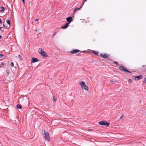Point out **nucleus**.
<instances>
[{
	"mask_svg": "<svg viewBox=\"0 0 146 146\" xmlns=\"http://www.w3.org/2000/svg\"><path fill=\"white\" fill-rule=\"evenodd\" d=\"M79 84L81 86L82 88V89H85L87 91H88V87L86 85L84 82L82 81L80 82Z\"/></svg>",
	"mask_w": 146,
	"mask_h": 146,
	"instance_id": "f257e3e1",
	"label": "nucleus"
},
{
	"mask_svg": "<svg viewBox=\"0 0 146 146\" xmlns=\"http://www.w3.org/2000/svg\"><path fill=\"white\" fill-rule=\"evenodd\" d=\"M44 139L48 141H50V139L49 137V135L48 133L45 130H44Z\"/></svg>",
	"mask_w": 146,
	"mask_h": 146,
	"instance_id": "f03ea898",
	"label": "nucleus"
},
{
	"mask_svg": "<svg viewBox=\"0 0 146 146\" xmlns=\"http://www.w3.org/2000/svg\"><path fill=\"white\" fill-rule=\"evenodd\" d=\"M119 69L125 72H126L129 73H131V72L128 71L127 69V68L123 66H121L119 67Z\"/></svg>",
	"mask_w": 146,
	"mask_h": 146,
	"instance_id": "7ed1b4c3",
	"label": "nucleus"
},
{
	"mask_svg": "<svg viewBox=\"0 0 146 146\" xmlns=\"http://www.w3.org/2000/svg\"><path fill=\"white\" fill-rule=\"evenodd\" d=\"M99 124L100 125H105L108 126L110 124L109 123H108L105 121H102L99 122Z\"/></svg>",
	"mask_w": 146,
	"mask_h": 146,
	"instance_id": "20e7f679",
	"label": "nucleus"
},
{
	"mask_svg": "<svg viewBox=\"0 0 146 146\" xmlns=\"http://www.w3.org/2000/svg\"><path fill=\"white\" fill-rule=\"evenodd\" d=\"M100 56L102 58H108L110 55L106 53H100Z\"/></svg>",
	"mask_w": 146,
	"mask_h": 146,
	"instance_id": "39448f33",
	"label": "nucleus"
},
{
	"mask_svg": "<svg viewBox=\"0 0 146 146\" xmlns=\"http://www.w3.org/2000/svg\"><path fill=\"white\" fill-rule=\"evenodd\" d=\"M82 51L78 49H74L72 50L70 52V53L71 54H75L77 53L80 52H82Z\"/></svg>",
	"mask_w": 146,
	"mask_h": 146,
	"instance_id": "423d86ee",
	"label": "nucleus"
},
{
	"mask_svg": "<svg viewBox=\"0 0 146 146\" xmlns=\"http://www.w3.org/2000/svg\"><path fill=\"white\" fill-rule=\"evenodd\" d=\"M40 54H41L42 56L44 57V58L47 57L48 56L47 55V53L44 51L41 52H40Z\"/></svg>",
	"mask_w": 146,
	"mask_h": 146,
	"instance_id": "0eeeda50",
	"label": "nucleus"
},
{
	"mask_svg": "<svg viewBox=\"0 0 146 146\" xmlns=\"http://www.w3.org/2000/svg\"><path fill=\"white\" fill-rule=\"evenodd\" d=\"M88 53L90 54V53H94V54L96 55H98V54H99V52L96 51H95L93 50H90V51H88L87 52Z\"/></svg>",
	"mask_w": 146,
	"mask_h": 146,
	"instance_id": "6e6552de",
	"label": "nucleus"
},
{
	"mask_svg": "<svg viewBox=\"0 0 146 146\" xmlns=\"http://www.w3.org/2000/svg\"><path fill=\"white\" fill-rule=\"evenodd\" d=\"M66 20L68 22V23H67L69 24L72 21L73 19L72 17H70L67 18H66Z\"/></svg>",
	"mask_w": 146,
	"mask_h": 146,
	"instance_id": "1a4fd4ad",
	"label": "nucleus"
},
{
	"mask_svg": "<svg viewBox=\"0 0 146 146\" xmlns=\"http://www.w3.org/2000/svg\"><path fill=\"white\" fill-rule=\"evenodd\" d=\"M142 75H140L137 76H134V77L135 78L136 80H138L142 78Z\"/></svg>",
	"mask_w": 146,
	"mask_h": 146,
	"instance_id": "9d476101",
	"label": "nucleus"
},
{
	"mask_svg": "<svg viewBox=\"0 0 146 146\" xmlns=\"http://www.w3.org/2000/svg\"><path fill=\"white\" fill-rule=\"evenodd\" d=\"M39 61V60L36 58H32V60H31V63H34L35 62H38Z\"/></svg>",
	"mask_w": 146,
	"mask_h": 146,
	"instance_id": "9b49d317",
	"label": "nucleus"
},
{
	"mask_svg": "<svg viewBox=\"0 0 146 146\" xmlns=\"http://www.w3.org/2000/svg\"><path fill=\"white\" fill-rule=\"evenodd\" d=\"M69 24L68 23H66L64 26L61 27L60 28L64 29H65L68 27Z\"/></svg>",
	"mask_w": 146,
	"mask_h": 146,
	"instance_id": "f8f14e48",
	"label": "nucleus"
},
{
	"mask_svg": "<svg viewBox=\"0 0 146 146\" xmlns=\"http://www.w3.org/2000/svg\"><path fill=\"white\" fill-rule=\"evenodd\" d=\"M5 8L4 7L1 6L0 7V12L1 13H3L4 11Z\"/></svg>",
	"mask_w": 146,
	"mask_h": 146,
	"instance_id": "ddd939ff",
	"label": "nucleus"
},
{
	"mask_svg": "<svg viewBox=\"0 0 146 146\" xmlns=\"http://www.w3.org/2000/svg\"><path fill=\"white\" fill-rule=\"evenodd\" d=\"M82 6L80 8L76 7L74 10L73 11L75 12L77 10H79L80 8H82Z\"/></svg>",
	"mask_w": 146,
	"mask_h": 146,
	"instance_id": "4468645a",
	"label": "nucleus"
},
{
	"mask_svg": "<svg viewBox=\"0 0 146 146\" xmlns=\"http://www.w3.org/2000/svg\"><path fill=\"white\" fill-rule=\"evenodd\" d=\"M17 109H21L22 108L21 106L19 104H17Z\"/></svg>",
	"mask_w": 146,
	"mask_h": 146,
	"instance_id": "2eb2a0df",
	"label": "nucleus"
},
{
	"mask_svg": "<svg viewBox=\"0 0 146 146\" xmlns=\"http://www.w3.org/2000/svg\"><path fill=\"white\" fill-rule=\"evenodd\" d=\"M6 72L7 73V76L9 75V73H10V70H9L8 69H7L6 70Z\"/></svg>",
	"mask_w": 146,
	"mask_h": 146,
	"instance_id": "dca6fc26",
	"label": "nucleus"
},
{
	"mask_svg": "<svg viewBox=\"0 0 146 146\" xmlns=\"http://www.w3.org/2000/svg\"><path fill=\"white\" fill-rule=\"evenodd\" d=\"M6 22L9 25H10L11 24V22L9 20H6Z\"/></svg>",
	"mask_w": 146,
	"mask_h": 146,
	"instance_id": "f3484780",
	"label": "nucleus"
},
{
	"mask_svg": "<svg viewBox=\"0 0 146 146\" xmlns=\"http://www.w3.org/2000/svg\"><path fill=\"white\" fill-rule=\"evenodd\" d=\"M43 50H42V49L41 48H39L38 50V52L40 53V52H42Z\"/></svg>",
	"mask_w": 146,
	"mask_h": 146,
	"instance_id": "a211bd4d",
	"label": "nucleus"
},
{
	"mask_svg": "<svg viewBox=\"0 0 146 146\" xmlns=\"http://www.w3.org/2000/svg\"><path fill=\"white\" fill-rule=\"evenodd\" d=\"M143 83H146V77L145 78L143 79Z\"/></svg>",
	"mask_w": 146,
	"mask_h": 146,
	"instance_id": "6ab92c4d",
	"label": "nucleus"
},
{
	"mask_svg": "<svg viewBox=\"0 0 146 146\" xmlns=\"http://www.w3.org/2000/svg\"><path fill=\"white\" fill-rule=\"evenodd\" d=\"M4 56V55L2 54H0V58H2Z\"/></svg>",
	"mask_w": 146,
	"mask_h": 146,
	"instance_id": "aec40b11",
	"label": "nucleus"
},
{
	"mask_svg": "<svg viewBox=\"0 0 146 146\" xmlns=\"http://www.w3.org/2000/svg\"><path fill=\"white\" fill-rule=\"evenodd\" d=\"M52 100L53 101H55L56 100V99H55L54 97V96H53V99H52Z\"/></svg>",
	"mask_w": 146,
	"mask_h": 146,
	"instance_id": "412c9836",
	"label": "nucleus"
},
{
	"mask_svg": "<svg viewBox=\"0 0 146 146\" xmlns=\"http://www.w3.org/2000/svg\"><path fill=\"white\" fill-rule=\"evenodd\" d=\"M113 63L114 64H115L116 65H118V63L116 61H114Z\"/></svg>",
	"mask_w": 146,
	"mask_h": 146,
	"instance_id": "4be33fe9",
	"label": "nucleus"
},
{
	"mask_svg": "<svg viewBox=\"0 0 146 146\" xmlns=\"http://www.w3.org/2000/svg\"><path fill=\"white\" fill-rule=\"evenodd\" d=\"M56 34V32H55L52 36V38Z\"/></svg>",
	"mask_w": 146,
	"mask_h": 146,
	"instance_id": "5701e85b",
	"label": "nucleus"
},
{
	"mask_svg": "<svg viewBox=\"0 0 146 146\" xmlns=\"http://www.w3.org/2000/svg\"><path fill=\"white\" fill-rule=\"evenodd\" d=\"M11 65L12 67L14 66V63L13 62H11Z\"/></svg>",
	"mask_w": 146,
	"mask_h": 146,
	"instance_id": "b1692460",
	"label": "nucleus"
},
{
	"mask_svg": "<svg viewBox=\"0 0 146 146\" xmlns=\"http://www.w3.org/2000/svg\"><path fill=\"white\" fill-rule=\"evenodd\" d=\"M81 55L80 54V53H78V54H76V55L77 56H81V55Z\"/></svg>",
	"mask_w": 146,
	"mask_h": 146,
	"instance_id": "393cba45",
	"label": "nucleus"
},
{
	"mask_svg": "<svg viewBox=\"0 0 146 146\" xmlns=\"http://www.w3.org/2000/svg\"><path fill=\"white\" fill-rule=\"evenodd\" d=\"M128 81L129 82H132V80L131 79H129L128 80Z\"/></svg>",
	"mask_w": 146,
	"mask_h": 146,
	"instance_id": "a878e982",
	"label": "nucleus"
},
{
	"mask_svg": "<svg viewBox=\"0 0 146 146\" xmlns=\"http://www.w3.org/2000/svg\"><path fill=\"white\" fill-rule=\"evenodd\" d=\"M2 24V21L1 19H0V25H1Z\"/></svg>",
	"mask_w": 146,
	"mask_h": 146,
	"instance_id": "bb28decb",
	"label": "nucleus"
},
{
	"mask_svg": "<svg viewBox=\"0 0 146 146\" xmlns=\"http://www.w3.org/2000/svg\"><path fill=\"white\" fill-rule=\"evenodd\" d=\"M87 0H84V1H83V3H82V5H84V2L86 1Z\"/></svg>",
	"mask_w": 146,
	"mask_h": 146,
	"instance_id": "cd10ccee",
	"label": "nucleus"
},
{
	"mask_svg": "<svg viewBox=\"0 0 146 146\" xmlns=\"http://www.w3.org/2000/svg\"><path fill=\"white\" fill-rule=\"evenodd\" d=\"M108 59L109 60H110V61H111V58H110V57H108Z\"/></svg>",
	"mask_w": 146,
	"mask_h": 146,
	"instance_id": "c85d7f7f",
	"label": "nucleus"
},
{
	"mask_svg": "<svg viewBox=\"0 0 146 146\" xmlns=\"http://www.w3.org/2000/svg\"><path fill=\"white\" fill-rule=\"evenodd\" d=\"M124 115H122L120 117V119H121V118H122L123 117H124Z\"/></svg>",
	"mask_w": 146,
	"mask_h": 146,
	"instance_id": "c756f323",
	"label": "nucleus"
},
{
	"mask_svg": "<svg viewBox=\"0 0 146 146\" xmlns=\"http://www.w3.org/2000/svg\"><path fill=\"white\" fill-rule=\"evenodd\" d=\"M1 64L2 65H4V64L3 62H1Z\"/></svg>",
	"mask_w": 146,
	"mask_h": 146,
	"instance_id": "7c9ffc66",
	"label": "nucleus"
},
{
	"mask_svg": "<svg viewBox=\"0 0 146 146\" xmlns=\"http://www.w3.org/2000/svg\"><path fill=\"white\" fill-rule=\"evenodd\" d=\"M18 57L19 58H21V56L20 55H18Z\"/></svg>",
	"mask_w": 146,
	"mask_h": 146,
	"instance_id": "2f4dec72",
	"label": "nucleus"
},
{
	"mask_svg": "<svg viewBox=\"0 0 146 146\" xmlns=\"http://www.w3.org/2000/svg\"><path fill=\"white\" fill-rule=\"evenodd\" d=\"M25 0H22V1L24 4Z\"/></svg>",
	"mask_w": 146,
	"mask_h": 146,
	"instance_id": "473e14b6",
	"label": "nucleus"
},
{
	"mask_svg": "<svg viewBox=\"0 0 146 146\" xmlns=\"http://www.w3.org/2000/svg\"><path fill=\"white\" fill-rule=\"evenodd\" d=\"M82 52H86V50H84V51H82Z\"/></svg>",
	"mask_w": 146,
	"mask_h": 146,
	"instance_id": "72a5a7b5",
	"label": "nucleus"
},
{
	"mask_svg": "<svg viewBox=\"0 0 146 146\" xmlns=\"http://www.w3.org/2000/svg\"><path fill=\"white\" fill-rule=\"evenodd\" d=\"M2 38V37L1 35H0V39H1Z\"/></svg>",
	"mask_w": 146,
	"mask_h": 146,
	"instance_id": "f704fd0d",
	"label": "nucleus"
},
{
	"mask_svg": "<svg viewBox=\"0 0 146 146\" xmlns=\"http://www.w3.org/2000/svg\"><path fill=\"white\" fill-rule=\"evenodd\" d=\"M39 19H36L35 20V21H38Z\"/></svg>",
	"mask_w": 146,
	"mask_h": 146,
	"instance_id": "c9c22d12",
	"label": "nucleus"
},
{
	"mask_svg": "<svg viewBox=\"0 0 146 146\" xmlns=\"http://www.w3.org/2000/svg\"><path fill=\"white\" fill-rule=\"evenodd\" d=\"M110 82H114V81H113V80H110Z\"/></svg>",
	"mask_w": 146,
	"mask_h": 146,
	"instance_id": "e433bc0d",
	"label": "nucleus"
},
{
	"mask_svg": "<svg viewBox=\"0 0 146 146\" xmlns=\"http://www.w3.org/2000/svg\"><path fill=\"white\" fill-rule=\"evenodd\" d=\"M142 66L143 67H144L145 66V65H142Z\"/></svg>",
	"mask_w": 146,
	"mask_h": 146,
	"instance_id": "4c0bfd02",
	"label": "nucleus"
},
{
	"mask_svg": "<svg viewBox=\"0 0 146 146\" xmlns=\"http://www.w3.org/2000/svg\"><path fill=\"white\" fill-rule=\"evenodd\" d=\"M3 26H4V27H7V26H5V25L4 24H3Z\"/></svg>",
	"mask_w": 146,
	"mask_h": 146,
	"instance_id": "58836bf2",
	"label": "nucleus"
},
{
	"mask_svg": "<svg viewBox=\"0 0 146 146\" xmlns=\"http://www.w3.org/2000/svg\"><path fill=\"white\" fill-rule=\"evenodd\" d=\"M1 28L0 27V31L1 30Z\"/></svg>",
	"mask_w": 146,
	"mask_h": 146,
	"instance_id": "ea45409f",
	"label": "nucleus"
},
{
	"mask_svg": "<svg viewBox=\"0 0 146 146\" xmlns=\"http://www.w3.org/2000/svg\"><path fill=\"white\" fill-rule=\"evenodd\" d=\"M36 31H37V29H36V30H35Z\"/></svg>",
	"mask_w": 146,
	"mask_h": 146,
	"instance_id": "a19ab883",
	"label": "nucleus"
},
{
	"mask_svg": "<svg viewBox=\"0 0 146 146\" xmlns=\"http://www.w3.org/2000/svg\"><path fill=\"white\" fill-rule=\"evenodd\" d=\"M1 66H0V68H1Z\"/></svg>",
	"mask_w": 146,
	"mask_h": 146,
	"instance_id": "79ce46f5",
	"label": "nucleus"
}]
</instances>
